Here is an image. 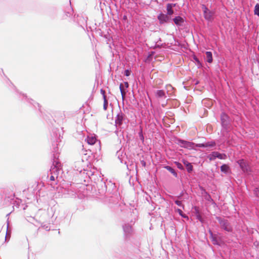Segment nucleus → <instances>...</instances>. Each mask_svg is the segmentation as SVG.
<instances>
[{
	"label": "nucleus",
	"mask_w": 259,
	"mask_h": 259,
	"mask_svg": "<svg viewBox=\"0 0 259 259\" xmlns=\"http://www.w3.org/2000/svg\"><path fill=\"white\" fill-rule=\"evenodd\" d=\"M158 19L160 23H163L167 22V21L169 20V17H168L167 15L161 14L158 16Z\"/></svg>",
	"instance_id": "nucleus-4"
},
{
	"label": "nucleus",
	"mask_w": 259,
	"mask_h": 259,
	"mask_svg": "<svg viewBox=\"0 0 259 259\" xmlns=\"http://www.w3.org/2000/svg\"><path fill=\"white\" fill-rule=\"evenodd\" d=\"M165 168L168 170H169L171 173H172L174 176H177V174L175 171L174 169H172L171 167H170V166H166Z\"/></svg>",
	"instance_id": "nucleus-18"
},
{
	"label": "nucleus",
	"mask_w": 259,
	"mask_h": 259,
	"mask_svg": "<svg viewBox=\"0 0 259 259\" xmlns=\"http://www.w3.org/2000/svg\"><path fill=\"white\" fill-rule=\"evenodd\" d=\"M104 109H106V105L105 104H104Z\"/></svg>",
	"instance_id": "nucleus-27"
},
{
	"label": "nucleus",
	"mask_w": 259,
	"mask_h": 259,
	"mask_svg": "<svg viewBox=\"0 0 259 259\" xmlns=\"http://www.w3.org/2000/svg\"><path fill=\"white\" fill-rule=\"evenodd\" d=\"M50 179L51 181H54L55 180V177L54 176H51L50 178Z\"/></svg>",
	"instance_id": "nucleus-26"
},
{
	"label": "nucleus",
	"mask_w": 259,
	"mask_h": 259,
	"mask_svg": "<svg viewBox=\"0 0 259 259\" xmlns=\"http://www.w3.org/2000/svg\"><path fill=\"white\" fill-rule=\"evenodd\" d=\"M227 116L225 115L222 116V120L224 121L225 120H226L227 119Z\"/></svg>",
	"instance_id": "nucleus-23"
},
{
	"label": "nucleus",
	"mask_w": 259,
	"mask_h": 259,
	"mask_svg": "<svg viewBox=\"0 0 259 259\" xmlns=\"http://www.w3.org/2000/svg\"><path fill=\"white\" fill-rule=\"evenodd\" d=\"M96 141V139L95 137L93 136H89L87 139V142L88 144L90 145H93L95 143Z\"/></svg>",
	"instance_id": "nucleus-10"
},
{
	"label": "nucleus",
	"mask_w": 259,
	"mask_h": 259,
	"mask_svg": "<svg viewBox=\"0 0 259 259\" xmlns=\"http://www.w3.org/2000/svg\"><path fill=\"white\" fill-rule=\"evenodd\" d=\"M183 146H184L185 148L190 149L193 148V144L188 142H182Z\"/></svg>",
	"instance_id": "nucleus-12"
},
{
	"label": "nucleus",
	"mask_w": 259,
	"mask_h": 259,
	"mask_svg": "<svg viewBox=\"0 0 259 259\" xmlns=\"http://www.w3.org/2000/svg\"><path fill=\"white\" fill-rule=\"evenodd\" d=\"M174 21L176 25H181L184 22V19L179 16L176 17L174 19Z\"/></svg>",
	"instance_id": "nucleus-9"
},
{
	"label": "nucleus",
	"mask_w": 259,
	"mask_h": 259,
	"mask_svg": "<svg viewBox=\"0 0 259 259\" xmlns=\"http://www.w3.org/2000/svg\"><path fill=\"white\" fill-rule=\"evenodd\" d=\"M156 96L158 97H162L164 96V93L161 90L157 91L156 93Z\"/></svg>",
	"instance_id": "nucleus-17"
},
{
	"label": "nucleus",
	"mask_w": 259,
	"mask_h": 259,
	"mask_svg": "<svg viewBox=\"0 0 259 259\" xmlns=\"http://www.w3.org/2000/svg\"><path fill=\"white\" fill-rule=\"evenodd\" d=\"M177 167L180 169H183V166L179 162H176Z\"/></svg>",
	"instance_id": "nucleus-22"
},
{
	"label": "nucleus",
	"mask_w": 259,
	"mask_h": 259,
	"mask_svg": "<svg viewBox=\"0 0 259 259\" xmlns=\"http://www.w3.org/2000/svg\"><path fill=\"white\" fill-rule=\"evenodd\" d=\"M130 74V71L128 70H125V75L127 76H129Z\"/></svg>",
	"instance_id": "nucleus-24"
},
{
	"label": "nucleus",
	"mask_w": 259,
	"mask_h": 259,
	"mask_svg": "<svg viewBox=\"0 0 259 259\" xmlns=\"http://www.w3.org/2000/svg\"><path fill=\"white\" fill-rule=\"evenodd\" d=\"M238 162L244 172L248 173L250 171V167L243 160H240Z\"/></svg>",
	"instance_id": "nucleus-3"
},
{
	"label": "nucleus",
	"mask_w": 259,
	"mask_h": 259,
	"mask_svg": "<svg viewBox=\"0 0 259 259\" xmlns=\"http://www.w3.org/2000/svg\"><path fill=\"white\" fill-rule=\"evenodd\" d=\"M219 221L221 225V227L222 229L229 232L232 231V227L230 225V223L228 222V221L223 220L220 218L219 219Z\"/></svg>",
	"instance_id": "nucleus-1"
},
{
	"label": "nucleus",
	"mask_w": 259,
	"mask_h": 259,
	"mask_svg": "<svg viewBox=\"0 0 259 259\" xmlns=\"http://www.w3.org/2000/svg\"><path fill=\"white\" fill-rule=\"evenodd\" d=\"M178 212H179V214L181 215L182 217L188 220V217L184 213V211H178Z\"/></svg>",
	"instance_id": "nucleus-20"
},
{
	"label": "nucleus",
	"mask_w": 259,
	"mask_h": 259,
	"mask_svg": "<svg viewBox=\"0 0 259 259\" xmlns=\"http://www.w3.org/2000/svg\"><path fill=\"white\" fill-rule=\"evenodd\" d=\"M184 164L185 165V166L187 167V170L188 172H191L192 171L193 169V166L191 165V163H189L187 161H184Z\"/></svg>",
	"instance_id": "nucleus-13"
},
{
	"label": "nucleus",
	"mask_w": 259,
	"mask_h": 259,
	"mask_svg": "<svg viewBox=\"0 0 259 259\" xmlns=\"http://www.w3.org/2000/svg\"><path fill=\"white\" fill-rule=\"evenodd\" d=\"M258 50H259V45H258Z\"/></svg>",
	"instance_id": "nucleus-28"
},
{
	"label": "nucleus",
	"mask_w": 259,
	"mask_h": 259,
	"mask_svg": "<svg viewBox=\"0 0 259 259\" xmlns=\"http://www.w3.org/2000/svg\"><path fill=\"white\" fill-rule=\"evenodd\" d=\"M210 238L213 244H218L219 242L215 235H213L211 230L209 231Z\"/></svg>",
	"instance_id": "nucleus-7"
},
{
	"label": "nucleus",
	"mask_w": 259,
	"mask_h": 259,
	"mask_svg": "<svg viewBox=\"0 0 259 259\" xmlns=\"http://www.w3.org/2000/svg\"><path fill=\"white\" fill-rule=\"evenodd\" d=\"M196 218L200 220V221L201 222H202V220L201 219V218L200 215V214H199V211H196Z\"/></svg>",
	"instance_id": "nucleus-21"
},
{
	"label": "nucleus",
	"mask_w": 259,
	"mask_h": 259,
	"mask_svg": "<svg viewBox=\"0 0 259 259\" xmlns=\"http://www.w3.org/2000/svg\"><path fill=\"white\" fill-rule=\"evenodd\" d=\"M214 145V143L211 142L206 143L205 144L199 145V146L209 147V146H213Z\"/></svg>",
	"instance_id": "nucleus-16"
},
{
	"label": "nucleus",
	"mask_w": 259,
	"mask_h": 259,
	"mask_svg": "<svg viewBox=\"0 0 259 259\" xmlns=\"http://www.w3.org/2000/svg\"><path fill=\"white\" fill-rule=\"evenodd\" d=\"M254 14L259 16V4H256L254 8Z\"/></svg>",
	"instance_id": "nucleus-19"
},
{
	"label": "nucleus",
	"mask_w": 259,
	"mask_h": 259,
	"mask_svg": "<svg viewBox=\"0 0 259 259\" xmlns=\"http://www.w3.org/2000/svg\"><path fill=\"white\" fill-rule=\"evenodd\" d=\"M215 157H218L220 159H225L226 157V155H223L221 154H220L218 152H213L210 156V159L212 160L214 159Z\"/></svg>",
	"instance_id": "nucleus-5"
},
{
	"label": "nucleus",
	"mask_w": 259,
	"mask_h": 259,
	"mask_svg": "<svg viewBox=\"0 0 259 259\" xmlns=\"http://www.w3.org/2000/svg\"><path fill=\"white\" fill-rule=\"evenodd\" d=\"M206 56L207 61L209 63H211L212 61V57L211 53L210 52H206Z\"/></svg>",
	"instance_id": "nucleus-14"
},
{
	"label": "nucleus",
	"mask_w": 259,
	"mask_h": 259,
	"mask_svg": "<svg viewBox=\"0 0 259 259\" xmlns=\"http://www.w3.org/2000/svg\"><path fill=\"white\" fill-rule=\"evenodd\" d=\"M122 120V117L119 115H118L117 116V118L115 120V123L116 125H120L121 124Z\"/></svg>",
	"instance_id": "nucleus-15"
},
{
	"label": "nucleus",
	"mask_w": 259,
	"mask_h": 259,
	"mask_svg": "<svg viewBox=\"0 0 259 259\" xmlns=\"http://www.w3.org/2000/svg\"><path fill=\"white\" fill-rule=\"evenodd\" d=\"M128 83L127 82H125L123 84H121L120 85V91H121V95L123 97L125 94V92L124 91V88L125 87V88H128Z\"/></svg>",
	"instance_id": "nucleus-8"
},
{
	"label": "nucleus",
	"mask_w": 259,
	"mask_h": 259,
	"mask_svg": "<svg viewBox=\"0 0 259 259\" xmlns=\"http://www.w3.org/2000/svg\"><path fill=\"white\" fill-rule=\"evenodd\" d=\"M176 203L178 205H180L181 204V201H178V200L176 201Z\"/></svg>",
	"instance_id": "nucleus-25"
},
{
	"label": "nucleus",
	"mask_w": 259,
	"mask_h": 259,
	"mask_svg": "<svg viewBox=\"0 0 259 259\" xmlns=\"http://www.w3.org/2000/svg\"><path fill=\"white\" fill-rule=\"evenodd\" d=\"M175 6V4H168L166 6L167 15L171 16L174 14V11L172 10V8Z\"/></svg>",
	"instance_id": "nucleus-6"
},
{
	"label": "nucleus",
	"mask_w": 259,
	"mask_h": 259,
	"mask_svg": "<svg viewBox=\"0 0 259 259\" xmlns=\"http://www.w3.org/2000/svg\"><path fill=\"white\" fill-rule=\"evenodd\" d=\"M202 10L205 19L208 21L212 20L214 13L209 10L205 6H202Z\"/></svg>",
	"instance_id": "nucleus-2"
},
{
	"label": "nucleus",
	"mask_w": 259,
	"mask_h": 259,
	"mask_svg": "<svg viewBox=\"0 0 259 259\" xmlns=\"http://www.w3.org/2000/svg\"><path fill=\"white\" fill-rule=\"evenodd\" d=\"M221 170L223 172L228 173L230 171V168L227 165L224 164L221 167Z\"/></svg>",
	"instance_id": "nucleus-11"
}]
</instances>
